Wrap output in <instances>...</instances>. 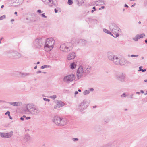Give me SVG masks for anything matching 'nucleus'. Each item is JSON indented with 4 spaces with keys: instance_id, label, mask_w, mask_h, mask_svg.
<instances>
[{
    "instance_id": "obj_26",
    "label": "nucleus",
    "mask_w": 147,
    "mask_h": 147,
    "mask_svg": "<svg viewBox=\"0 0 147 147\" xmlns=\"http://www.w3.org/2000/svg\"><path fill=\"white\" fill-rule=\"evenodd\" d=\"M145 35L144 34L142 33L140 34L139 35H137L136 37H137L138 38H142L144 36H145Z\"/></svg>"
},
{
    "instance_id": "obj_56",
    "label": "nucleus",
    "mask_w": 147,
    "mask_h": 147,
    "mask_svg": "<svg viewBox=\"0 0 147 147\" xmlns=\"http://www.w3.org/2000/svg\"><path fill=\"white\" fill-rule=\"evenodd\" d=\"M4 102V101L0 100V103H1V102Z\"/></svg>"
},
{
    "instance_id": "obj_6",
    "label": "nucleus",
    "mask_w": 147,
    "mask_h": 147,
    "mask_svg": "<svg viewBox=\"0 0 147 147\" xmlns=\"http://www.w3.org/2000/svg\"><path fill=\"white\" fill-rule=\"evenodd\" d=\"M44 41L42 38H38L35 40L34 45L38 48H40L44 44Z\"/></svg>"
},
{
    "instance_id": "obj_59",
    "label": "nucleus",
    "mask_w": 147,
    "mask_h": 147,
    "mask_svg": "<svg viewBox=\"0 0 147 147\" xmlns=\"http://www.w3.org/2000/svg\"><path fill=\"white\" fill-rule=\"evenodd\" d=\"M4 7V5H2L1 6V8H3Z\"/></svg>"
},
{
    "instance_id": "obj_3",
    "label": "nucleus",
    "mask_w": 147,
    "mask_h": 147,
    "mask_svg": "<svg viewBox=\"0 0 147 147\" xmlns=\"http://www.w3.org/2000/svg\"><path fill=\"white\" fill-rule=\"evenodd\" d=\"M112 61L115 64L117 65H123L129 63L126 60L124 59L120 58L115 55Z\"/></svg>"
},
{
    "instance_id": "obj_42",
    "label": "nucleus",
    "mask_w": 147,
    "mask_h": 147,
    "mask_svg": "<svg viewBox=\"0 0 147 147\" xmlns=\"http://www.w3.org/2000/svg\"><path fill=\"white\" fill-rule=\"evenodd\" d=\"M138 55H131V57H138Z\"/></svg>"
},
{
    "instance_id": "obj_45",
    "label": "nucleus",
    "mask_w": 147,
    "mask_h": 147,
    "mask_svg": "<svg viewBox=\"0 0 147 147\" xmlns=\"http://www.w3.org/2000/svg\"><path fill=\"white\" fill-rule=\"evenodd\" d=\"M30 118H31V117H26V120L29 119H30Z\"/></svg>"
},
{
    "instance_id": "obj_36",
    "label": "nucleus",
    "mask_w": 147,
    "mask_h": 147,
    "mask_svg": "<svg viewBox=\"0 0 147 147\" xmlns=\"http://www.w3.org/2000/svg\"><path fill=\"white\" fill-rule=\"evenodd\" d=\"M50 98L53 99H55L57 98L56 95H54L50 97Z\"/></svg>"
},
{
    "instance_id": "obj_27",
    "label": "nucleus",
    "mask_w": 147,
    "mask_h": 147,
    "mask_svg": "<svg viewBox=\"0 0 147 147\" xmlns=\"http://www.w3.org/2000/svg\"><path fill=\"white\" fill-rule=\"evenodd\" d=\"M71 68L73 69H75L76 67V65L75 62H73V63L71 64L70 65Z\"/></svg>"
},
{
    "instance_id": "obj_39",
    "label": "nucleus",
    "mask_w": 147,
    "mask_h": 147,
    "mask_svg": "<svg viewBox=\"0 0 147 147\" xmlns=\"http://www.w3.org/2000/svg\"><path fill=\"white\" fill-rule=\"evenodd\" d=\"M10 112L9 111H8L7 112H6L5 113V115H7V114H8V115L9 116H10Z\"/></svg>"
},
{
    "instance_id": "obj_14",
    "label": "nucleus",
    "mask_w": 147,
    "mask_h": 147,
    "mask_svg": "<svg viewBox=\"0 0 147 147\" xmlns=\"http://www.w3.org/2000/svg\"><path fill=\"white\" fill-rule=\"evenodd\" d=\"M83 67L85 74H88L91 71V67L88 65H86Z\"/></svg>"
},
{
    "instance_id": "obj_4",
    "label": "nucleus",
    "mask_w": 147,
    "mask_h": 147,
    "mask_svg": "<svg viewBox=\"0 0 147 147\" xmlns=\"http://www.w3.org/2000/svg\"><path fill=\"white\" fill-rule=\"evenodd\" d=\"M73 45L71 43L67 42L61 45L60 46V49L61 51L65 52L70 51L72 49Z\"/></svg>"
},
{
    "instance_id": "obj_53",
    "label": "nucleus",
    "mask_w": 147,
    "mask_h": 147,
    "mask_svg": "<svg viewBox=\"0 0 147 147\" xmlns=\"http://www.w3.org/2000/svg\"><path fill=\"white\" fill-rule=\"evenodd\" d=\"M145 43L147 44V39L144 41Z\"/></svg>"
},
{
    "instance_id": "obj_9",
    "label": "nucleus",
    "mask_w": 147,
    "mask_h": 147,
    "mask_svg": "<svg viewBox=\"0 0 147 147\" xmlns=\"http://www.w3.org/2000/svg\"><path fill=\"white\" fill-rule=\"evenodd\" d=\"M84 71L83 70V67L81 66H79L77 71L76 76L78 79H80L83 76Z\"/></svg>"
},
{
    "instance_id": "obj_31",
    "label": "nucleus",
    "mask_w": 147,
    "mask_h": 147,
    "mask_svg": "<svg viewBox=\"0 0 147 147\" xmlns=\"http://www.w3.org/2000/svg\"><path fill=\"white\" fill-rule=\"evenodd\" d=\"M0 136L2 137L6 138V133L0 132Z\"/></svg>"
},
{
    "instance_id": "obj_7",
    "label": "nucleus",
    "mask_w": 147,
    "mask_h": 147,
    "mask_svg": "<svg viewBox=\"0 0 147 147\" xmlns=\"http://www.w3.org/2000/svg\"><path fill=\"white\" fill-rule=\"evenodd\" d=\"M43 2L46 5L49 7H52L53 6L57 7L58 5L57 1L56 0H42Z\"/></svg>"
},
{
    "instance_id": "obj_50",
    "label": "nucleus",
    "mask_w": 147,
    "mask_h": 147,
    "mask_svg": "<svg viewBox=\"0 0 147 147\" xmlns=\"http://www.w3.org/2000/svg\"><path fill=\"white\" fill-rule=\"evenodd\" d=\"M78 93V92L77 91H75V95H76Z\"/></svg>"
},
{
    "instance_id": "obj_13",
    "label": "nucleus",
    "mask_w": 147,
    "mask_h": 147,
    "mask_svg": "<svg viewBox=\"0 0 147 147\" xmlns=\"http://www.w3.org/2000/svg\"><path fill=\"white\" fill-rule=\"evenodd\" d=\"M60 120H61V117L55 116L53 118L52 121L57 125H59Z\"/></svg>"
},
{
    "instance_id": "obj_30",
    "label": "nucleus",
    "mask_w": 147,
    "mask_h": 147,
    "mask_svg": "<svg viewBox=\"0 0 147 147\" xmlns=\"http://www.w3.org/2000/svg\"><path fill=\"white\" fill-rule=\"evenodd\" d=\"M103 30L104 32L105 33H107L109 34H110L111 35L112 34L111 32L109 31L107 29H104Z\"/></svg>"
},
{
    "instance_id": "obj_23",
    "label": "nucleus",
    "mask_w": 147,
    "mask_h": 147,
    "mask_svg": "<svg viewBox=\"0 0 147 147\" xmlns=\"http://www.w3.org/2000/svg\"><path fill=\"white\" fill-rule=\"evenodd\" d=\"M11 105L14 106H17L18 105H20L21 104V103L20 102H8Z\"/></svg>"
},
{
    "instance_id": "obj_64",
    "label": "nucleus",
    "mask_w": 147,
    "mask_h": 147,
    "mask_svg": "<svg viewBox=\"0 0 147 147\" xmlns=\"http://www.w3.org/2000/svg\"><path fill=\"white\" fill-rule=\"evenodd\" d=\"M78 91L80 92H81V90L79 89L78 90Z\"/></svg>"
},
{
    "instance_id": "obj_52",
    "label": "nucleus",
    "mask_w": 147,
    "mask_h": 147,
    "mask_svg": "<svg viewBox=\"0 0 147 147\" xmlns=\"http://www.w3.org/2000/svg\"><path fill=\"white\" fill-rule=\"evenodd\" d=\"M125 7H128V6L126 4H125L124 6Z\"/></svg>"
},
{
    "instance_id": "obj_32",
    "label": "nucleus",
    "mask_w": 147,
    "mask_h": 147,
    "mask_svg": "<svg viewBox=\"0 0 147 147\" xmlns=\"http://www.w3.org/2000/svg\"><path fill=\"white\" fill-rule=\"evenodd\" d=\"M90 93V91L89 90H86L84 91L83 92V94L84 95H86Z\"/></svg>"
},
{
    "instance_id": "obj_24",
    "label": "nucleus",
    "mask_w": 147,
    "mask_h": 147,
    "mask_svg": "<svg viewBox=\"0 0 147 147\" xmlns=\"http://www.w3.org/2000/svg\"><path fill=\"white\" fill-rule=\"evenodd\" d=\"M77 4L79 6H81L82 4L84 3L85 0H76Z\"/></svg>"
},
{
    "instance_id": "obj_15",
    "label": "nucleus",
    "mask_w": 147,
    "mask_h": 147,
    "mask_svg": "<svg viewBox=\"0 0 147 147\" xmlns=\"http://www.w3.org/2000/svg\"><path fill=\"white\" fill-rule=\"evenodd\" d=\"M60 120L59 126H64L67 123V120L65 118L61 117V120Z\"/></svg>"
},
{
    "instance_id": "obj_25",
    "label": "nucleus",
    "mask_w": 147,
    "mask_h": 147,
    "mask_svg": "<svg viewBox=\"0 0 147 147\" xmlns=\"http://www.w3.org/2000/svg\"><path fill=\"white\" fill-rule=\"evenodd\" d=\"M13 132L12 131L8 133H6V138H10L12 135Z\"/></svg>"
},
{
    "instance_id": "obj_20",
    "label": "nucleus",
    "mask_w": 147,
    "mask_h": 147,
    "mask_svg": "<svg viewBox=\"0 0 147 147\" xmlns=\"http://www.w3.org/2000/svg\"><path fill=\"white\" fill-rule=\"evenodd\" d=\"M75 57L76 54L74 53H70L67 56V59L69 60H71L74 58Z\"/></svg>"
},
{
    "instance_id": "obj_55",
    "label": "nucleus",
    "mask_w": 147,
    "mask_h": 147,
    "mask_svg": "<svg viewBox=\"0 0 147 147\" xmlns=\"http://www.w3.org/2000/svg\"><path fill=\"white\" fill-rule=\"evenodd\" d=\"M133 94H132L130 96V98H133Z\"/></svg>"
},
{
    "instance_id": "obj_17",
    "label": "nucleus",
    "mask_w": 147,
    "mask_h": 147,
    "mask_svg": "<svg viewBox=\"0 0 147 147\" xmlns=\"http://www.w3.org/2000/svg\"><path fill=\"white\" fill-rule=\"evenodd\" d=\"M125 75L123 74H117L116 76V78L118 80L122 81L125 78Z\"/></svg>"
},
{
    "instance_id": "obj_5",
    "label": "nucleus",
    "mask_w": 147,
    "mask_h": 147,
    "mask_svg": "<svg viewBox=\"0 0 147 147\" xmlns=\"http://www.w3.org/2000/svg\"><path fill=\"white\" fill-rule=\"evenodd\" d=\"M27 109L31 114L33 115H37L40 112L38 108L32 105H28L27 106Z\"/></svg>"
},
{
    "instance_id": "obj_61",
    "label": "nucleus",
    "mask_w": 147,
    "mask_h": 147,
    "mask_svg": "<svg viewBox=\"0 0 147 147\" xmlns=\"http://www.w3.org/2000/svg\"><path fill=\"white\" fill-rule=\"evenodd\" d=\"M22 117H23H23H24V118H25V117H26V116L25 115H24Z\"/></svg>"
},
{
    "instance_id": "obj_46",
    "label": "nucleus",
    "mask_w": 147,
    "mask_h": 147,
    "mask_svg": "<svg viewBox=\"0 0 147 147\" xmlns=\"http://www.w3.org/2000/svg\"><path fill=\"white\" fill-rule=\"evenodd\" d=\"M90 91H93L94 90V89L93 88H91L89 89V90Z\"/></svg>"
},
{
    "instance_id": "obj_54",
    "label": "nucleus",
    "mask_w": 147,
    "mask_h": 147,
    "mask_svg": "<svg viewBox=\"0 0 147 147\" xmlns=\"http://www.w3.org/2000/svg\"><path fill=\"white\" fill-rule=\"evenodd\" d=\"M140 92H141V93H144V92L143 90H141L140 91Z\"/></svg>"
},
{
    "instance_id": "obj_29",
    "label": "nucleus",
    "mask_w": 147,
    "mask_h": 147,
    "mask_svg": "<svg viewBox=\"0 0 147 147\" xmlns=\"http://www.w3.org/2000/svg\"><path fill=\"white\" fill-rule=\"evenodd\" d=\"M143 67V66H140L139 67V69L138 70V71L140 72V71H142V72H145L146 70V69H142V68Z\"/></svg>"
},
{
    "instance_id": "obj_62",
    "label": "nucleus",
    "mask_w": 147,
    "mask_h": 147,
    "mask_svg": "<svg viewBox=\"0 0 147 147\" xmlns=\"http://www.w3.org/2000/svg\"><path fill=\"white\" fill-rule=\"evenodd\" d=\"M9 116V118H10V119H12V117H11V116Z\"/></svg>"
},
{
    "instance_id": "obj_37",
    "label": "nucleus",
    "mask_w": 147,
    "mask_h": 147,
    "mask_svg": "<svg viewBox=\"0 0 147 147\" xmlns=\"http://www.w3.org/2000/svg\"><path fill=\"white\" fill-rule=\"evenodd\" d=\"M40 15L42 16V17L46 18H47V16L45 15V13H43L40 14Z\"/></svg>"
},
{
    "instance_id": "obj_38",
    "label": "nucleus",
    "mask_w": 147,
    "mask_h": 147,
    "mask_svg": "<svg viewBox=\"0 0 147 147\" xmlns=\"http://www.w3.org/2000/svg\"><path fill=\"white\" fill-rule=\"evenodd\" d=\"M72 140L73 141L75 142L76 141H78V138H72Z\"/></svg>"
},
{
    "instance_id": "obj_19",
    "label": "nucleus",
    "mask_w": 147,
    "mask_h": 147,
    "mask_svg": "<svg viewBox=\"0 0 147 147\" xmlns=\"http://www.w3.org/2000/svg\"><path fill=\"white\" fill-rule=\"evenodd\" d=\"M31 138L30 135L28 134L25 135L23 138V140L24 142H27L31 140Z\"/></svg>"
},
{
    "instance_id": "obj_2",
    "label": "nucleus",
    "mask_w": 147,
    "mask_h": 147,
    "mask_svg": "<svg viewBox=\"0 0 147 147\" xmlns=\"http://www.w3.org/2000/svg\"><path fill=\"white\" fill-rule=\"evenodd\" d=\"M109 28L112 32L114 34V35H113L112 34L111 35L114 37H117L119 36L120 28L115 24L114 23L110 24Z\"/></svg>"
},
{
    "instance_id": "obj_48",
    "label": "nucleus",
    "mask_w": 147,
    "mask_h": 147,
    "mask_svg": "<svg viewBox=\"0 0 147 147\" xmlns=\"http://www.w3.org/2000/svg\"><path fill=\"white\" fill-rule=\"evenodd\" d=\"M55 12V13H57L58 11L56 9H55L54 10Z\"/></svg>"
},
{
    "instance_id": "obj_49",
    "label": "nucleus",
    "mask_w": 147,
    "mask_h": 147,
    "mask_svg": "<svg viewBox=\"0 0 147 147\" xmlns=\"http://www.w3.org/2000/svg\"><path fill=\"white\" fill-rule=\"evenodd\" d=\"M20 119L21 120H22V121H23V120H24V118H23L22 117H21L20 118Z\"/></svg>"
},
{
    "instance_id": "obj_43",
    "label": "nucleus",
    "mask_w": 147,
    "mask_h": 147,
    "mask_svg": "<svg viewBox=\"0 0 147 147\" xmlns=\"http://www.w3.org/2000/svg\"><path fill=\"white\" fill-rule=\"evenodd\" d=\"M105 7L104 6H102L100 8H99V10H101L102 9H104L105 8Z\"/></svg>"
},
{
    "instance_id": "obj_22",
    "label": "nucleus",
    "mask_w": 147,
    "mask_h": 147,
    "mask_svg": "<svg viewBox=\"0 0 147 147\" xmlns=\"http://www.w3.org/2000/svg\"><path fill=\"white\" fill-rule=\"evenodd\" d=\"M95 3L97 5H100L105 4V2L102 0H99L96 1Z\"/></svg>"
},
{
    "instance_id": "obj_28",
    "label": "nucleus",
    "mask_w": 147,
    "mask_h": 147,
    "mask_svg": "<svg viewBox=\"0 0 147 147\" xmlns=\"http://www.w3.org/2000/svg\"><path fill=\"white\" fill-rule=\"evenodd\" d=\"M30 75L29 73H24L21 74V76L22 77H25L29 76Z\"/></svg>"
},
{
    "instance_id": "obj_1",
    "label": "nucleus",
    "mask_w": 147,
    "mask_h": 147,
    "mask_svg": "<svg viewBox=\"0 0 147 147\" xmlns=\"http://www.w3.org/2000/svg\"><path fill=\"white\" fill-rule=\"evenodd\" d=\"M55 41L52 38H48L45 41L44 49L45 51H51L54 47Z\"/></svg>"
},
{
    "instance_id": "obj_21",
    "label": "nucleus",
    "mask_w": 147,
    "mask_h": 147,
    "mask_svg": "<svg viewBox=\"0 0 147 147\" xmlns=\"http://www.w3.org/2000/svg\"><path fill=\"white\" fill-rule=\"evenodd\" d=\"M78 43L80 44L81 45H84L87 43V41L85 40L80 39L79 40Z\"/></svg>"
},
{
    "instance_id": "obj_57",
    "label": "nucleus",
    "mask_w": 147,
    "mask_h": 147,
    "mask_svg": "<svg viewBox=\"0 0 147 147\" xmlns=\"http://www.w3.org/2000/svg\"><path fill=\"white\" fill-rule=\"evenodd\" d=\"M37 68V66H35L34 67V69H36V68Z\"/></svg>"
},
{
    "instance_id": "obj_47",
    "label": "nucleus",
    "mask_w": 147,
    "mask_h": 147,
    "mask_svg": "<svg viewBox=\"0 0 147 147\" xmlns=\"http://www.w3.org/2000/svg\"><path fill=\"white\" fill-rule=\"evenodd\" d=\"M41 72V71H39L36 72V73L37 74H39Z\"/></svg>"
},
{
    "instance_id": "obj_11",
    "label": "nucleus",
    "mask_w": 147,
    "mask_h": 147,
    "mask_svg": "<svg viewBox=\"0 0 147 147\" xmlns=\"http://www.w3.org/2000/svg\"><path fill=\"white\" fill-rule=\"evenodd\" d=\"M87 102L85 100H84L83 102H81V105L79 106L78 109L81 111L86 108L87 107Z\"/></svg>"
},
{
    "instance_id": "obj_16",
    "label": "nucleus",
    "mask_w": 147,
    "mask_h": 147,
    "mask_svg": "<svg viewBox=\"0 0 147 147\" xmlns=\"http://www.w3.org/2000/svg\"><path fill=\"white\" fill-rule=\"evenodd\" d=\"M12 55L14 59H18L21 56V54L17 51H15L12 53Z\"/></svg>"
},
{
    "instance_id": "obj_58",
    "label": "nucleus",
    "mask_w": 147,
    "mask_h": 147,
    "mask_svg": "<svg viewBox=\"0 0 147 147\" xmlns=\"http://www.w3.org/2000/svg\"><path fill=\"white\" fill-rule=\"evenodd\" d=\"M140 93L139 92H136V94H140Z\"/></svg>"
},
{
    "instance_id": "obj_60",
    "label": "nucleus",
    "mask_w": 147,
    "mask_h": 147,
    "mask_svg": "<svg viewBox=\"0 0 147 147\" xmlns=\"http://www.w3.org/2000/svg\"><path fill=\"white\" fill-rule=\"evenodd\" d=\"M14 21V20L13 19H12L11 20V22H13Z\"/></svg>"
},
{
    "instance_id": "obj_18",
    "label": "nucleus",
    "mask_w": 147,
    "mask_h": 147,
    "mask_svg": "<svg viewBox=\"0 0 147 147\" xmlns=\"http://www.w3.org/2000/svg\"><path fill=\"white\" fill-rule=\"evenodd\" d=\"M65 103L61 101H59L57 102V104L54 106V108L57 109L59 108L60 107L64 106L65 105Z\"/></svg>"
},
{
    "instance_id": "obj_40",
    "label": "nucleus",
    "mask_w": 147,
    "mask_h": 147,
    "mask_svg": "<svg viewBox=\"0 0 147 147\" xmlns=\"http://www.w3.org/2000/svg\"><path fill=\"white\" fill-rule=\"evenodd\" d=\"M43 99L45 101H48V102H49L50 101V100L49 99H47V98H43Z\"/></svg>"
},
{
    "instance_id": "obj_51",
    "label": "nucleus",
    "mask_w": 147,
    "mask_h": 147,
    "mask_svg": "<svg viewBox=\"0 0 147 147\" xmlns=\"http://www.w3.org/2000/svg\"><path fill=\"white\" fill-rule=\"evenodd\" d=\"M94 11H96V8L95 7H94L92 8Z\"/></svg>"
},
{
    "instance_id": "obj_12",
    "label": "nucleus",
    "mask_w": 147,
    "mask_h": 147,
    "mask_svg": "<svg viewBox=\"0 0 147 147\" xmlns=\"http://www.w3.org/2000/svg\"><path fill=\"white\" fill-rule=\"evenodd\" d=\"M115 55L113 53L111 52H108L107 53V59L110 61H112Z\"/></svg>"
},
{
    "instance_id": "obj_63",
    "label": "nucleus",
    "mask_w": 147,
    "mask_h": 147,
    "mask_svg": "<svg viewBox=\"0 0 147 147\" xmlns=\"http://www.w3.org/2000/svg\"><path fill=\"white\" fill-rule=\"evenodd\" d=\"M144 81L145 82H147V79H145L144 80Z\"/></svg>"
},
{
    "instance_id": "obj_35",
    "label": "nucleus",
    "mask_w": 147,
    "mask_h": 147,
    "mask_svg": "<svg viewBox=\"0 0 147 147\" xmlns=\"http://www.w3.org/2000/svg\"><path fill=\"white\" fill-rule=\"evenodd\" d=\"M5 18H6L5 15H3V16H1L0 17V20H3V19Z\"/></svg>"
},
{
    "instance_id": "obj_10",
    "label": "nucleus",
    "mask_w": 147,
    "mask_h": 147,
    "mask_svg": "<svg viewBox=\"0 0 147 147\" xmlns=\"http://www.w3.org/2000/svg\"><path fill=\"white\" fill-rule=\"evenodd\" d=\"M117 143L116 141H114L103 145L100 147H117Z\"/></svg>"
},
{
    "instance_id": "obj_41",
    "label": "nucleus",
    "mask_w": 147,
    "mask_h": 147,
    "mask_svg": "<svg viewBox=\"0 0 147 147\" xmlns=\"http://www.w3.org/2000/svg\"><path fill=\"white\" fill-rule=\"evenodd\" d=\"M126 94L125 93H123V94L121 95V97H125L126 96L125 95Z\"/></svg>"
},
{
    "instance_id": "obj_8",
    "label": "nucleus",
    "mask_w": 147,
    "mask_h": 147,
    "mask_svg": "<svg viewBox=\"0 0 147 147\" xmlns=\"http://www.w3.org/2000/svg\"><path fill=\"white\" fill-rule=\"evenodd\" d=\"M75 78V75L72 74L65 76L64 78V80L67 82H71L74 80Z\"/></svg>"
},
{
    "instance_id": "obj_44",
    "label": "nucleus",
    "mask_w": 147,
    "mask_h": 147,
    "mask_svg": "<svg viewBox=\"0 0 147 147\" xmlns=\"http://www.w3.org/2000/svg\"><path fill=\"white\" fill-rule=\"evenodd\" d=\"M37 12L38 13H41L42 12L40 10H38L37 11Z\"/></svg>"
},
{
    "instance_id": "obj_34",
    "label": "nucleus",
    "mask_w": 147,
    "mask_h": 147,
    "mask_svg": "<svg viewBox=\"0 0 147 147\" xmlns=\"http://www.w3.org/2000/svg\"><path fill=\"white\" fill-rule=\"evenodd\" d=\"M68 3L69 5H71L73 3V1L72 0H68Z\"/></svg>"
},
{
    "instance_id": "obj_33",
    "label": "nucleus",
    "mask_w": 147,
    "mask_h": 147,
    "mask_svg": "<svg viewBox=\"0 0 147 147\" xmlns=\"http://www.w3.org/2000/svg\"><path fill=\"white\" fill-rule=\"evenodd\" d=\"M50 67L49 65H47L42 66L41 68L42 69H44L45 68Z\"/></svg>"
}]
</instances>
